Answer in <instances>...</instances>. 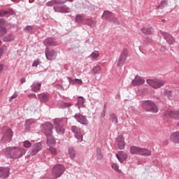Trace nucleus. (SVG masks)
Instances as JSON below:
<instances>
[{"label": "nucleus", "instance_id": "54", "mask_svg": "<svg viewBox=\"0 0 179 179\" xmlns=\"http://www.w3.org/2000/svg\"><path fill=\"white\" fill-rule=\"evenodd\" d=\"M30 29H31V26H27L25 27V30H30Z\"/></svg>", "mask_w": 179, "mask_h": 179}, {"label": "nucleus", "instance_id": "58", "mask_svg": "<svg viewBox=\"0 0 179 179\" xmlns=\"http://www.w3.org/2000/svg\"><path fill=\"white\" fill-rule=\"evenodd\" d=\"M31 97H33L34 99H37V96H36V94H31Z\"/></svg>", "mask_w": 179, "mask_h": 179}, {"label": "nucleus", "instance_id": "7", "mask_svg": "<svg viewBox=\"0 0 179 179\" xmlns=\"http://www.w3.org/2000/svg\"><path fill=\"white\" fill-rule=\"evenodd\" d=\"M127 58H128V49H124L119 57V59L117 61V66H122L124 64H125V61H127Z\"/></svg>", "mask_w": 179, "mask_h": 179}, {"label": "nucleus", "instance_id": "53", "mask_svg": "<svg viewBox=\"0 0 179 179\" xmlns=\"http://www.w3.org/2000/svg\"><path fill=\"white\" fill-rule=\"evenodd\" d=\"M3 71V64H0V72H2Z\"/></svg>", "mask_w": 179, "mask_h": 179}, {"label": "nucleus", "instance_id": "31", "mask_svg": "<svg viewBox=\"0 0 179 179\" xmlns=\"http://www.w3.org/2000/svg\"><path fill=\"white\" fill-rule=\"evenodd\" d=\"M58 106L60 108H66V107H71L72 104H71V103H65L62 101H59L58 102Z\"/></svg>", "mask_w": 179, "mask_h": 179}, {"label": "nucleus", "instance_id": "50", "mask_svg": "<svg viewBox=\"0 0 179 179\" xmlns=\"http://www.w3.org/2000/svg\"><path fill=\"white\" fill-rule=\"evenodd\" d=\"M30 125H31V123L30 122L29 120L27 121L25 123V127L27 129H29V127H30Z\"/></svg>", "mask_w": 179, "mask_h": 179}, {"label": "nucleus", "instance_id": "42", "mask_svg": "<svg viewBox=\"0 0 179 179\" xmlns=\"http://www.w3.org/2000/svg\"><path fill=\"white\" fill-rule=\"evenodd\" d=\"M41 101H42L43 103H46V101H48V95L47 94L42 95L41 98Z\"/></svg>", "mask_w": 179, "mask_h": 179}, {"label": "nucleus", "instance_id": "37", "mask_svg": "<svg viewBox=\"0 0 179 179\" xmlns=\"http://www.w3.org/2000/svg\"><path fill=\"white\" fill-rule=\"evenodd\" d=\"M110 23H113V24H120V21L114 15L110 20Z\"/></svg>", "mask_w": 179, "mask_h": 179}, {"label": "nucleus", "instance_id": "40", "mask_svg": "<svg viewBox=\"0 0 179 179\" xmlns=\"http://www.w3.org/2000/svg\"><path fill=\"white\" fill-rule=\"evenodd\" d=\"M76 22H77V23H83V17L79 15H76Z\"/></svg>", "mask_w": 179, "mask_h": 179}, {"label": "nucleus", "instance_id": "8", "mask_svg": "<svg viewBox=\"0 0 179 179\" xmlns=\"http://www.w3.org/2000/svg\"><path fill=\"white\" fill-rule=\"evenodd\" d=\"M71 131L74 134L75 138L78 141V142H82L83 141V134L80 131V128L76 126L71 127Z\"/></svg>", "mask_w": 179, "mask_h": 179}, {"label": "nucleus", "instance_id": "23", "mask_svg": "<svg viewBox=\"0 0 179 179\" xmlns=\"http://www.w3.org/2000/svg\"><path fill=\"white\" fill-rule=\"evenodd\" d=\"M171 140L175 143H179V131H176L171 134Z\"/></svg>", "mask_w": 179, "mask_h": 179}, {"label": "nucleus", "instance_id": "57", "mask_svg": "<svg viewBox=\"0 0 179 179\" xmlns=\"http://www.w3.org/2000/svg\"><path fill=\"white\" fill-rule=\"evenodd\" d=\"M2 51H3V50L0 49V58H1V57H2V54H3V52Z\"/></svg>", "mask_w": 179, "mask_h": 179}, {"label": "nucleus", "instance_id": "17", "mask_svg": "<svg viewBox=\"0 0 179 179\" xmlns=\"http://www.w3.org/2000/svg\"><path fill=\"white\" fill-rule=\"evenodd\" d=\"M116 157L120 163H124V162H125V160L128 159V155H127V153L124 152V151H120L117 154H116Z\"/></svg>", "mask_w": 179, "mask_h": 179}, {"label": "nucleus", "instance_id": "15", "mask_svg": "<svg viewBox=\"0 0 179 179\" xmlns=\"http://www.w3.org/2000/svg\"><path fill=\"white\" fill-rule=\"evenodd\" d=\"M161 34H162L164 38L169 43V44H174L176 43V39H174V37L171 36L170 34H167L166 32L161 31Z\"/></svg>", "mask_w": 179, "mask_h": 179}, {"label": "nucleus", "instance_id": "29", "mask_svg": "<svg viewBox=\"0 0 179 179\" xmlns=\"http://www.w3.org/2000/svg\"><path fill=\"white\" fill-rule=\"evenodd\" d=\"M90 57L92 61H97V59L99 58V57H100V53L99 52V51H94L90 55Z\"/></svg>", "mask_w": 179, "mask_h": 179}, {"label": "nucleus", "instance_id": "32", "mask_svg": "<svg viewBox=\"0 0 179 179\" xmlns=\"http://www.w3.org/2000/svg\"><path fill=\"white\" fill-rule=\"evenodd\" d=\"M69 155L71 159H75L76 157V151L73 149V148H69Z\"/></svg>", "mask_w": 179, "mask_h": 179}, {"label": "nucleus", "instance_id": "20", "mask_svg": "<svg viewBox=\"0 0 179 179\" xmlns=\"http://www.w3.org/2000/svg\"><path fill=\"white\" fill-rule=\"evenodd\" d=\"M54 9L55 12H62L63 13H68L69 12V8L66 7V6L62 7L55 6Z\"/></svg>", "mask_w": 179, "mask_h": 179}, {"label": "nucleus", "instance_id": "28", "mask_svg": "<svg viewBox=\"0 0 179 179\" xmlns=\"http://www.w3.org/2000/svg\"><path fill=\"white\" fill-rule=\"evenodd\" d=\"M114 16V14L110 11H105L102 15L103 19H109L111 20V18Z\"/></svg>", "mask_w": 179, "mask_h": 179}, {"label": "nucleus", "instance_id": "34", "mask_svg": "<svg viewBox=\"0 0 179 179\" xmlns=\"http://www.w3.org/2000/svg\"><path fill=\"white\" fill-rule=\"evenodd\" d=\"M84 104H85V98L82 96H79L78 99V108H80V107H83Z\"/></svg>", "mask_w": 179, "mask_h": 179}, {"label": "nucleus", "instance_id": "30", "mask_svg": "<svg viewBox=\"0 0 179 179\" xmlns=\"http://www.w3.org/2000/svg\"><path fill=\"white\" fill-rule=\"evenodd\" d=\"M109 120H110L111 122H113V124H117L118 123V117H117L116 114L114 113H111L109 115Z\"/></svg>", "mask_w": 179, "mask_h": 179}, {"label": "nucleus", "instance_id": "24", "mask_svg": "<svg viewBox=\"0 0 179 179\" xmlns=\"http://www.w3.org/2000/svg\"><path fill=\"white\" fill-rule=\"evenodd\" d=\"M140 155L141 156H145V157H148L149 156H152V151L148 149L141 148L140 150Z\"/></svg>", "mask_w": 179, "mask_h": 179}, {"label": "nucleus", "instance_id": "49", "mask_svg": "<svg viewBox=\"0 0 179 179\" xmlns=\"http://www.w3.org/2000/svg\"><path fill=\"white\" fill-rule=\"evenodd\" d=\"M17 97V94L15 93L13 95H12L9 99V101H12L13 99H16Z\"/></svg>", "mask_w": 179, "mask_h": 179}, {"label": "nucleus", "instance_id": "44", "mask_svg": "<svg viewBox=\"0 0 179 179\" xmlns=\"http://www.w3.org/2000/svg\"><path fill=\"white\" fill-rule=\"evenodd\" d=\"M97 159H99V160H101V159H103V155L101 154V149H97Z\"/></svg>", "mask_w": 179, "mask_h": 179}, {"label": "nucleus", "instance_id": "12", "mask_svg": "<svg viewBox=\"0 0 179 179\" xmlns=\"http://www.w3.org/2000/svg\"><path fill=\"white\" fill-rule=\"evenodd\" d=\"M74 118L76 119L78 122H80V124H83V125H87V124H89L87 119L80 113H76Z\"/></svg>", "mask_w": 179, "mask_h": 179}, {"label": "nucleus", "instance_id": "14", "mask_svg": "<svg viewBox=\"0 0 179 179\" xmlns=\"http://www.w3.org/2000/svg\"><path fill=\"white\" fill-rule=\"evenodd\" d=\"M117 141L118 149L120 150L125 149V138L124 137V135L118 136Z\"/></svg>", "mask_w": 179, "mask_h": 179}, {"label": "nucleus", "instance_id": "55", "mask_svg": "<svg viewBox=\"0 0 179 179\" xmlns=\"http://www.w3.org/2000/svg\"><path fill=\"white\" fill-rule=\"evenodd\" d=\"M20 82L21 83H24V82H26V78H21Z\"/></svg>", "mask_w": 179, "mask_h": 179}, {"label": "nucleus", "instance_id": "52", "mask_svg": "<svg viewBox=\"0 0 179 179\" xmlns=\"http://www.w3.org/2000/svg\"><path fill=\"white\" fill-rule=\"evenodd\" d=\"M5 23V20L3 19H0V24L3 25Z\"/></svg>", "mask_w": 179, "mask_h": 179}, {"label": "nucleus", "instance_id": "19", "mask_svg": "<svg viewBox=\"0 0 179 179\" xmlns=\"http://www.w3.org/2000/svg\"><path fill=\"white\" fill-rule=\"evenodd\" d=\"M44 45L48 47V45H58V42L55 41V39L52 38H46L43 42Z\"/></svg>", "mask_w": 179, "mask_h": 179}, {"label": "nucleus", "instance_id": "16", "mask_svg": "<svg viewBox=\"0 0 179 179\" xmlns=\"http://www.w3.org/2000/svg\"><path fill=\"white\" fill-rule=\"evenodd\" d=\"M131 83L133 86H141V85H143V83H145V79L139 76H136L132 80Z\"/></svg>", "mask_w": 179, "mask_h": 179}, {"label": "nucleus", "instance_id": "11", "mask_svg": "<svg viewBox=\"0 0 179 179\" xmlns=\"http://www.w3.org/2000/svg\"><path fill=\"white\" fill-rule=\"evenodd\" d=\"M41 148H43L41 143H35L33 145L31 151L28 152L29 156H36V155H37V153L41 150Z\"/></svg>", "mask_w": 179, "mask_h": 179}, {"label": "nucleus", "instance_id": "25", "mask_svg": "<svg viewBox=\"0 0 179 179\" xmlns=\"http://www.w3.org/2000/svg\"><path fill=\"white\" fill-rule=\"evenodd\" d=\"M141 148L133 145L130 148V152L131 155H141Z\"/></svg>", "mask_w": 179, "mask_h": 179}, {"label": "nucleus", "instance_id": "13", "mask_svg": "<svg viewBox=\"0 0 179 179\" xmlns=\"http://www.w3.org/2000/svg\"><path fill=\"white\" fill-rule=\"evenodd\" d=\"M165 118H174L179 120V110L178 111H167L164 113Z\"/></svg>", "mask_w": 179, "mask_h": 179}, {"label": "nucleus", "instance_id": "27", "mask_svg": "<svg viewBox=\"0 0 179 179\" xmlns=\"http://www.w3.org/2000/svg\"><path fill=\"white\" fill-rule=\"evenodd\" d=\"M47 137V143L48 146H52V145L55 144V140L54 139V137L52 136L49 135L46 136Z\"/></svg>", "mask_w": 179, "mask_h": 179}, {"label": "nucleus", "instance_id": "36", "mask_svg": "<svg viewBox=\"0 0 179 179\" xmlns=\"http://www.w3.org/2000/svg\"><path fill=\"white\" fill-rule=\"evenodd\" d=\"M85 22H86V24H87V26H90V27H94L95 23H94V21H93V20L87 19L85 20Z\"/></svg>", "mask_w": 179, "mask_h": 179}, {"label": "nucleus", "instance_id": "10", "mask_svg": "<svg viewBox=\"0 0 179 179\" xmlns=\"http://www.w3.org/2000/svg\"><path fill=\"white\" fill-rule=\"evenodd\" d=\"M45 54L49 61H52L57 58V52L54 50H50L48 48H46Z\"/></svg>", "mask_w": 179, "mask_h": 179}, {"label": "nucleus", "instance_id": "1", "mask_svg": "<svg viewBox=\"0 0 179 179\" xmlns=\"http://www.w3.org/2000/svg\"><path fill=\"white\" fill-rule=\"evenodd\" d=\"M4 155L7 159H20L26 155V149L22 147H8L4 151Z\"/></svg>", "mask_w": 179, "mask_h": 179}, {"label": "nucleus", "instance_id": "45", "mask_svg": "<svg viewBox=\"0 0 179 179\" xmlns=\"http://www.w3.org/2000/svg\"><path fill=\"white\" fill-rule=\"evenodd\" d=\"M24 148H30L31 146V143L29 141H25L23 142Z\"/></svg>", "mask_w": 179, "mask_h": 179}, {"label": "nucleus", "instance_id": "35", "mask_svg": "<svg viewBox=\"0 0 179 179\" xmlns=\"http://www.w3.org/2000/svg\"><path fill=\"white\" fill-rule=\"evenodd\" d=\"M111 167L115 171H116V173H121V170H120V166H118V164H117V163H113Z\"/></svg>", "mask_w": 179, "mask_h": 179}, {"label": "nucleus", "instance_id": "48", "mask_svg": "<svg viewBox=\"0 0 179 179\" xmlns=\"http://www.w3.org/2000/svg\"><path fill=\"white\" fill-rule=\"evenodd\" d=\"M167 6V1H162L159 8H166Z\"/></svg>", "mask_w": 179, "mask_h": 179}, {"label": "nucleus", "instance_id": "41", "mask_svg": "<svg viewBox=\"0 0 179 179\" xmlns=\"http://www.w3.org/2000/svg\"><path fill=\"white\" fill-rule=\"evenodd\" d=\"M49 150L52 156H56L57 155V149L54 147H50Z\"/></svg>", "mask_w": 179, "mask_h": 179}, {"label": "nucleus", "instance_id": "56", "mask_svg": "<svg viewBox=\"0 0 179 179\" xmlns=\"http://www.w3.org/2000/svg\"><path fill=\"white\" fill-rule=\"evenodd\" d=\"M102 118H104L106 117V110L103 111V113L101 114Z\"/></svg>", "mask_w": 179, "mask_h": 179}, {"label": "nucleus", "instance_id": "9", "mask_svg": "<svg viewBox=\"0 0 179 179\" xmlns=\"http://www.w3.org/2000/svg\"><path fill=\"white\" fill-rule=\"evenodd\" d=\"M4 131H6L3 138H1V142H9L12 141V137L13 136V132L8 127H4Z\"/></svg>", "mask_w": 179, "mask_h": 179}, {"label": "nucleus", "instance_id": "21", "mask_svg": "<svg viewBox=\"0 0 179 179\" xmlns=\"http://www.w3.org/2000/svg\"><path fill=\"white\" fill-rule=\"evenodd\" d=\"M141 32L145 36H150L153 34V28L152 27H143L141 29Z\"/></svg>", "mask_w": 179, "mask_h": 179}, {"label": "nucleus", "instance_id": "43", "mask_svg": "<svg viewBox=\"0 0 179 179\" xmlns=\"http://www.w3.org/2000/svg\"><path fill=\"white\" fill-rule=\"evenodd\" d=\"M13 36H12L11 34L6 36L3 38V41H12V40H13Z\"/></svg>", "mask_w": 179, "mask_h": 179}, {"label": "nucleus", "instance_id": "46", "mask_svg": "<svg viewBox=\"0 0 179 179\" xmlns=\"http://www.w3.org/2000/svg\"><path fill=\"white\" fill-rule=\"evenodd\" d=\"M8 13H9L8 11H6V10H1V11H0V17H1V16H5V15H8Z\"/></svg>", "mask_w": 179, "mask_h": 179}, {"label": "nucleus", "instance_id": "60", "mask_svg": "<svg viewBox=\"0 0 179 179\" xmlns=\"http://www.w3.org/2000/svg\"><path fill=\"white\" fill-rule=\"evenodd\" d=\"M11 1H16V0H11Z\"/></svg>", "mask_w": 179, "mask_h": 179}, {"label": "nucleus", "instance_id": "5", "mask_svg": "<svg viewBox=\"0 0 179 179\" xmlns=\"http://www.w3.org/2000/svg\"><path fill=\"white\" fill-rule=\"evenodd\" d=\"M42 132L45 135V136H48L49 135H52V129H54V126L50 122H46L44 124L41 126Z\"/></svg>", "mask_w": 179, "mask_h": 179}, {"label": "nucleus", "instance_id": "18", "mask_svg": "<svg viewBox=\"0 0 179 179\" xmlns=\"http://www.w3.org/2000/svg\"><path fill=\"white\" fill-rule=\"evenodd\" d=\"M9 168L0 167V178H8L9 177Z\"/></svg>", "mask_w": 179, "mask_h": 179}, {"label": "nucleus", "instance_id": "51", "mask_svg": "<svg viewBox=\"0 0 179 179\" xmlns=\"http://www.w3.org/2000/svg\"><path fill=\"white\" fill-rule=\"evenodd\" d=\"M162 145L163 146H167V145H169V140H164L162 141Z\"/></svg>", "mask_w": 179, "mask_h": 179}, {"label": "nucleus", "instance_id": "4", "mask_svg": "<svg viewBox=\"0 0 179 179\" xmlns=\"http://www.w3.org/2000/svg\"><path fill=\"white\" fill-rule=\"evenodd\" d=\"M54 124L56 128V132L59 135H64L65 134V129H64V123L61 119H55Z\"/></svg>", "mask_w": 179, "mask_h": 179}, {"label": "nucleus", "instance_id": "22", "mask_svg": "<svg viewBox=\"0 0 179 179\" xmlns=\"http://www.w3.org/2000/svg\"><path fill=\"white\" fill-rule=\"evenodd\" d=\"M59 3H65V1L62 0H52L46 3L47 6H57L55 5H59Z\"/></svg>", "mask_w": 179, "mask_h": 179}, {"label": "nucleus", "instance_id": "6", "mask_svg": "<svg viewBox=\"0 0 179 179\" xmlns=\"http://www.w3.org/2000/svg\"><path fill=\"white\" fill-rule=\"evenodd\" d=\"M64 171H65V167L63 165L57 164L53 167L52 174L54 177L58 178V177H61L64 174Z\"/></svg>", "mask_w": 179, "mask_h": 179}, {"label": "nucleus", "instance_id": "59", "mask_svg": "<svg viewBox=\"0 0 179 179\" xmlns=\"http://www.w3.org/2000/svg\"><path fill=\"white\" fill-rule=\"evenodd\" d=\"M67 1H69V2H72L73 0H67Z\"/></svg>", "mask_w": 179, "mask_h": 179}, {"label": "nucleus", "instance_id": "26", "mask_svg": "<svg viewBox=\"0 0 179 179\" xmlns=\"http://www.w3.org/2000/svg\"><path fill=\"white\" fill-rule=\"evenodd\" d=\"M101 72V66L99 65L94 66L91 71V73H92V75H97Z\"/></svg>", "mask_w": 179, "mask_h": 179}, {"label": "nucleus", "instance_id": "33", "mask_svg": "<svg viewBox=\"0 0 179 179\" xmlns=\"http://www.w3.org/2000/svg\"><path fill=\"white\" fill-rule=\"evenodd\" d=\"M69 82L70 83H71V85H82L83 83V82L82 81V80H79V79H69Z\"/></svg>", "mask_w": 179, "mask_h": 179}, {"label": "nucleus", "instance_id": "47", "mask_svg": "<svg viewBox=\"0 0 179 179\" xmlns=\"http://www.w3.org/2000/svg\"><path fill=\"white\" fill-rule=\"evenodd\" d=\"M39 64H40V60L36 59V60H35V61L33 62L32 66H36V67H37L38 65H39Z\"/></svg>", "mask_w": 179, "mask_h": 179}, {"label": "nucleus", "instance_id": "38", "mask_svg": "<svg viewBox=\"0 0 179 179\" xmlns=\"http://www.w3.org/2000/svg\"><path fill=\"white\" fill-rule=\"evenodd\" d=\"M41 87V83H38L37 85L34 86L31 88L32 92H38Z\"/></svg>", "mask_w": 179, "mask_h": 179}, {"label": "nucleus", "instance_id": "3", "mask_svg": "<svg viewBox=\"0 0 179 179\" xmlns=\"http://www.w3.org/2000/svg\"><path fill=\"white\" fill-rule=\"evenodd\" d=\"M147 83L154 89H160L162 86H164L166 81L159 78H155L147 80Z\"/></svg>", "mask_w": 179, "mask_h": 179}, {"label": "nucleus", "instance_id": "39", "mask_svg": "<svg viewBox=\"0 0 179 179\" xmlns=\"http://www.w3.org/2000/svg\"><path fill=\"white\" fill-rule=\"evenodd\" d=\"M7 31H6V28L0 26V36H3L5 34H6Z\"/></svg>", "mask_w": 179, "mask_h": 179}, {"label": "nucleus", "instance_id": "2", "mask_svg": "<svg viewBox=\"0 0 179 179\" xmlns=\"http://www.w3.org/2000/svg\"><path fill=\"white\" fill-rule=\"evenodd\" d=\"M143 108L150 113H158L159 109L157 106L152 101H145L143 103Z\"/></svg>", "mask_w": 179, "mask_h": 179}]
</instances>
